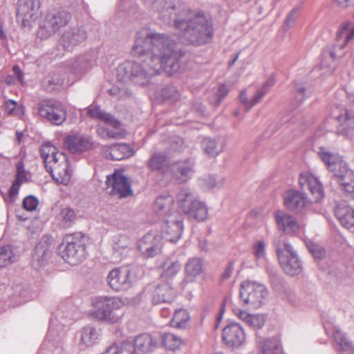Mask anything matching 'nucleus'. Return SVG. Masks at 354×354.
I'll return each instance as SVG.
<instances>
[{
  "instance_id": "7",
  "label": "nucleus",
  "mask_w": 354,
  "mask_h": 354,
  "mask_svg": "<svg viewBox=\"0 0 354 354\" xmlns=\"http://www.w3.org/2000/svg\"><path fill=\"white\" fill-rule=\"evenodd\" d=\"M71 18L70 13L65 10H53L45 13L39 22L37 36L42 39L50 37L66 26Z\"/></svg>"
},
{
  "instance_id": "60",
  "label": "nucleus",
  "mask_w": 354,
  "mask_h": 354,
  "mask_svg": "<svg viewBox=\"0 0 354 354\" xmlns=\"http://www.w3.org/2000/svg\"><path fill=\"white\" fill-rule=\"evenodd\" d=\"M298 9L294 8L289 13L287 17L285 19L284 24L287 28H288L291 26V23L294 21L298 17Z\"/></svg>"
},
{
  "instance_id": "59",
  "label": "nucleus",
  "mask_w": 354,
  "mask_h": 354,
  "mask_svg": "<svg viewBox=\"0 0 354 354\" xmlns=\"http://www.w3.org/2000/svg\"><path fill=\"white\" fill-rule=\"evenodd\" d=\"M307 97L305 87L298 86L297 87V93L295 95V98L297 100L298 104H301Z\"/></svg>"
},
{
  "instance_id": "25",
  "label": "nucleus",
  "mask_w": 354,
  "mask_h": 354,
  "mask_svg": "<svg viewBox=\"0 0 354 354\" xmlns=\"http://www.w3.org/2000/svg\"><path fill=\"white\" fill-rule=\"evenodd\" d=\"M299 184L302 188L306 187L311 194L315 196V201H319L324 196L322 185L319 179L312 174H301L299 178Z\"/></svg>"
},
{
  "instance_id": "58",
  "label": "nucleus",
  "mask_w": 354,
  "mask_h": 354,
  "mask_svg": "<svg viewBox=\"0 0 354 354\" xmlns=\"http://www.w3.org/2000/svg\"><path fill=\"white\" fill-rule=\"evenodd\" d=\"M21 184V181L19 180V178H17L9 189V196L10 198H14L17 196Z\"/></svg>"
},
{
  "instance_id": "55",
  "label": "nucleus",
  "mask_w": 354,
  "mask_h": 354,
  "mask_svg": "<svg viewBox=\"0 0 354 354\" xmlns=\"http://www.w3.org/2000/svg\"><path fill=\"white\" fill-rule=\"evenodd\" d=\"M228 87L225 84H221L219 86L218 88V92L216 93V105L219 106L221 101L227 96L229 93Z\"/></svg>"
},
{
  "instance_id": "46",
  "label": "nucleus",
  "mask_w": 354,
  "mask_h": 354,
  "mask_svg": "<svg viewBox=\"0 0 354 354\" xmlns=\"http://www.w3.org/2000/svg\"><path fill=\"white\" fill-rule=\"evenodd\" d=\"M130 239L126 235H116L113 239V249L115 252L122 253L130 245Z\"/></svg>"
},
{
  "instance_id": "48",
  "label": "nucleus",
  "mask_w": 354,
  "mask_h": 354,
  "mask_svg": "<svg viewBox=\"0 0 354 354\" xmlns=\"http://www.w3.org/2000/svg\"><path fill=\"white\" fill-rule=\"evenodd\" d=\"M337 57L333 51H330L327 57H323L321 60V68H327L328 73H332L335 68V61Z\"/></svg>"
},
{
  "instance_id": "17",
  "label": "nucleus",
  "mask_w": 354,
  "mask_h": 354,
  "mask_svg": "<svg viewBox=\"0 0 354 354\" xmlns=\"http://www.w3.org/2000/svg\"><path fill=\"white\" fill-rule=\"evenodd\" d=\"M162 238L154 233L149 232L138 243V249L145 258H151L161 252Z\"/></svg>"
},
{
  "instance_id": "53",
  "label": "nucleus",
  "mask_w": 354,
  "mask_h": 354,
  "mask_svg": "<svg viewBox=\"0 0 354 354\" xmlns=\"http://www.w3.org/2000/svg\"><path fill=\"white\" fill-rule=\"evenodd\" d=\"M101 116L102 118L100 120L103 121L114 129H118L121 125V122L118 119L115 118L113 115L108 113L104 112V114Z\"/></svg>"
},
{
  "instance_id": "40",
  "label": "nucleus",
  "mask_w": 354,
  "mask_h": 354,
  "mask_svg": "<svg viewBox=\"0 0 354 354\" xmlns=\"http://www.w3.org/2000/svg\"><path fill=\"white\" fill-rule=\"evenodd\" d=\"M203 270V265L200 259L189 260L185 266L186 277L189 281H192Z\"/></svg>"
},
{
  "instance_id": "43",
  "label": "nucleus",
  "mask_w": 354,
  "mask_h": 354,
  "mask_svg": "<svg viewBox=\"0 0 354 354\" xmlns=\"http://www.w3.org/2000/svg\"><path fill=\"white\" fill-rule=\"evenodd\" d=\"M111 354H139L133 343L122 342L119 344H113L109 347Z\"/></svg>"
},
{
  "instance_id": "64",
  "label": "nucleus",
  "mask_w": 354,
  "mask_h": 354,
  "mask_svg": "<svg viewBox=\"0 0 354 354\" xmlns=\"http://www.w3.org/2000/svg\"><path fill=\"white\" fill-rule=\"evenodd\" d=\"M233 270H234V263L232 262H230L227 264L224 272L221 274V279L223 281L228 279L232 276Z\"/></svg>"
},
{
  "instance_id": "18",
  "label": "nucleus",
  "mask_w": 354,
  "mask_h": 354,
  "mask_svg": "<svg viewBox=\"0 0 354 354\" xmlns=\"http://www.w3.org/2000/svg\"><path fill=\"white\" fill-rule=\"evenodd\" d=\"M222 339L228 347H239L245 340L244 330L238 323L229 324L223 329Z\"/></svg>"
},
{
  "instance_id": "49",
  "label": "nucleus",
  "mask_w": 354,
  "mask_h": 354,
  "mask_svg": "<svg viewBox=\"0 0 354 354\" xmlns=\"http://www.w3.org/2000/svg\"><path fill=\"white\" fill-rule=\"evenodd\" d=\"M307 247L309 252L315 259H322L325 257L326 252L324 249L319 245L309 241L307 243Z\"/></svg>"
},
{
  "instance_id": "5",
  "label": "nucleus",
  "mask_w": 354,
  "mask_h": 354,
  "mask_svg": "<svg viewBox=\"0 0 354 354\" xmlns=\"http://www.w3.org/2000/svg\"><path fill=\"white\" fill-rule=\"evenodd\" d=\"M122 301L117 297H98L93 301V310L91 317L97 321L105 322L109 324L117 323L120 316L116 311L122 306Z\"/></svg>"
},
{
  "instance_id": "8",
  "label": "nucleus",
  "mask_w": 354,
  "mask_h": 354,
  "mask_svg": "<svg viewBox=\"0 0 354 354\" xmlns=\"http://www.w3.org/2000/svg\"><path fill=\"white\" fill-rule=\"evenodd\" d=\"M38 113L41 118L57 126L62 124L67 117V111L64 105L54 99L41 101L38 104Z\"/></svg>"
},
{
  "instance_id": "6",
  "label": "nucleus",
  "mask_w": 354,
  "mask_h": 354,
  "mask_svg": "<svg viewBox=\"0 0 354 354\" xmlns=\"http://www.w3.org/2000/svg\"><path fill=\"white\" fill-rule=\"evenodd\" d=\"M179 208L190 219L205 221L208 216L205 204L200 201L189 189L180 190L176 196Z\"/></svg>"
},
{
  "instance_id": "41",
  "label": "nucleus",
  "mask_w": 354,
  "mask_h": 354,
  "mask_svg": "<svg viewBox=\"0 0 354 354\" xmlns=\"http://www.w3.org/2000/svg\"><path fill=\"white\" fill-rule=\"evenodd\" d=\"M99 337V333L92 326H86L81 331V342L86 346L93 345Z\"/></svg>"
},
{
  "instance_id": "33",
  "label": "nucleus",
  "mask_w": 354,
  "mask_h": 354,
  "mask_svg": "<svg viewBox=\"0 0 354 354\" xmlns=\"http://www.w3.org/2000/svg\"><path fill=\"white\" fill-rule=\"evenodd\" d=\"M354 38V26L346 22L343 24L337 32L335 48L342 49Z\"/></svg>"
},
{
  "instance_id": "56",
  "label": "nucleus",
  "mask_w": 354,
  "mask_h": 354,
  "mask_svg": "<svg viewBox=\"0 0 354 354\" xmlns=\"http://www.w3.org/2000/svg\"><path fill=\"white\" fill-rule=\"evenodd\" d=\"M87 64L84 59H80L72 64V70L75 73H80L86 70Z\"/></svg>"
},
{
  "instance_id": "45",
  "label": "nucleus",
  "mask_w": 354,
  "mask_h": 354,
  "mask_svg": "<svg viewBox=\"0 0 354 354\" xmlns=\"http://www.w3.org/2000/svg\"><path fill=\"white\" fill-rule=\"evenodd\" d=\"M62 221V225L65 227H68L72 225L76 218V214L71 207L63 208L59 214Z\"/></svg>"
},
{
  "instance_id": "54",
  "label": "nucleus",
  "mask_w": 354,
  "mask_h": 354,
  "mask_svg": "<svg viewBox=\"0 0 354 354\" xmlns=\"http://www.w3.org/2000/svg\"><path fill=\"white\" fill-rule=\"evenodd\" d=\"M104 111H102L98 106L91 105L87 109V115L93 119L101 120L102 116L104 114Z\"/></svg>"
},
{
  "instance_id": "20",
  "label": "nucleus",
  "mask_w": 354,
  "mask_h": 354,
  "mask_svg": "<svg viewBox=\"0 0 354 354\" xmlns=\"http://www.w3.org/2000/svg\"><path fill=\"white\" fill-rule=\"evenodd\" d=\"M275 246L279 263L284 272L291 277L299 274L302 272V262L299 257H286L278 244H275Z\"/></svg>"
},
{
  "instance_id": "30",
  "label": "nucleus",
  "mask_w": 354,
  "mask_h": 354,
  "mask_svg": "<svg viewBox=\"0 0 354 354\" xmlns=\"http://www.w3.org/2000/svg\"><path fill=\"white\" fill-rule=\"evenodd\" d=\"M335 214L342 226L347 229H354V209L346 204H339Z\"/></svg>"
},
{
  "instance_id": "52",
  "label": "nucleus",
  "mask_w": 354,
  "mask_h": 354,
  "mask_svg": "<svg viewBox=\"0 0 354 354\" xmlns=\"http://www.w3.org/2000/svg\"><path fill=\"white\" fill-rule=\"evenodd\" d=\"M254 254L257 259H263L266 256V244L263 241H259L254 244Z\"/></svg>"
},
{
  "instance_id": "13",
  "label": "nucleus",
  "mask_w": 354,
  "mask_h": 354,
  "mask_svg": "<svg viewBox=\"0 0 354 354\" xmlns=\"http://www.w3.org/2000/svg\"><path fill=\"white\" fill-rule=\"evenodd\" d=\"M54 247L53 238L49 235L44 236L35 248L32 257V266L39 268L45 265L51 257Z\"/></svg>"
},
{
  "instance_id": "27",
  "label": "nucleus",
  "mask_w": 354,
  "mask_h": 354,
  "mask_svg": "<svg viewBox=\"0 0 354 354\" xmlns=\"http://www.w3.org/2000/svg\"><path fill=\"white\" fill-rule=\"evenodd\" d=\"M283 200L286 207L291 211L303 209L307 203L306 197L303 193L293 189L286 192Z\"/></svg>"
},
{
  "instance_id": "4",
  "label": "nucleus",
  "mask_w": 354,
  "mask_h": 354,
  "mask_svg": "<svg viewBox=\"0 0 354 354\" xmlns=\"http://www.w3.org/2000/svg\"><path fill=\"white\" fill-rule=\"evenodd\" d=\"M58 251L62 258L68 264H80L86 257L84 236L81 233L66 235Z\"/></svg>"
},
{
  "instance_id": "23",
  "label": "nucleus",
  "mask_w": 354,
  "mask_h": 354,
  "mask_svg": "<svg viewBox=\"0 0 354 354\" xmlns=\"http://www.w3.org/2000/svg\"><path fill=\"white\" fill-rule=\"evenodd\" d=\"M101 151L106 158L113 160H123L133 156L134 153L130 146L124 143L104 145Z\"/></svg>"
},
{
  "instance_id": "14",
  "label": "nucleus",
  "mask_w": 354,
  "mask_h": 354,
  "mask_svg": "<svg viewBox=\"0 0 354 354\" xmlns=\"http://www.w3.org/2000/svg\"><path fill=\"white\" fill-rule=\"evenodd\" d=\"M194 172V162L191 158L170 163L167 176L180 183L187 182Z\"/></svg>"
},
{
  "instance_id": "2",
  "label": "nucleus",
  "mask_w": 354,
  "mask_h": 354,
  "mask_svg": "<svg viewBox=\"0 0 354 354\" xmlns=\"http://www.w3.org/2000/svg\"><path fill=\"white\" fill-rule=\"evenodd\" d=\"M153 8L163 22L173 24L180 31V36L185 42L201 46L212 39L213 25L207 13L190 10L172 0H157Z\"/></svg>"
},
{
  "instance_id": "63",
  "label": "nucleus",
  "mask_w": 354,
  "mask_h": 354,
  "mask_svg": "<svg viewBox=\"0 0 354 354\" xmlns=\"http://www.w3.org/2000/svg\"><path fill=\"white\" fill-rule=\"evenodd\" d=\"M17 106L15 101L10 100L5 102V111L8 115H13Z\"/></svg>"
},
{
  "instance_id": "34",
  "label": "nucleus",
  "mask_w": 354,
  "mask_h": 354,
  "mask_svg": "<svg viewBox=\"0 0 354 354\" xmlns=\"http://www.w3.org/2000/svg\"><path fill=\"white\" fill-rule=\"evenodd\" d=\"M181 265L178 261L167 259L162 265L160 278L168 281L174 277L180 270Z\"/></svg>"
},
{
  "instance_id": "37",
  "label": "nucleus",
  "mask_w": 354,
  "mask_h": 354,
  "mask_svg": "<svg viewBox=\"0 0 354 354\" xmlns=\"http://www.w3.org/2000/svg\"><path fill=\"white\" fill-rule=\"evenodd\" d=\"M337 120L342 127V129L337 131V133L348 137L349 129L354 125V116L351 115L348 111L344 109L342 113L337 116Z\"/></svg>"
},
{
  "instance_id": "57",
  "label": "nucleus",
  "mask_w": 354,
  "mask_h": 354,
  "mask_svg": "<svg viewBox=\"0 0 354 354\" xmlns=\"http://www.w3.org/2000/svg\"><path fill=\"white\" fill-rule=\"evenodd\" d=\"M47 81L50 86L49 89L53 90L55 86H59L63 84L64 79L59 77L58 75L53 74L48 77Z\"/></svg>"
},
{
  "instance_id": "15",
  "label": "nucleus",
  "mask_w": 354,
  "mask_h": 354,
  "mask_svg": "<svg viewBox=\"0 0 354 354\" xmlns=\"http://www.w3.org/2000/svg\"><path fill=\"white\" fill-rule=\"evenodd\" d=\"M64 144L65 147L74 154H80L96 147L91 137L82 134L66 136Z\"/></svg>"
},
{
  "instance_id": "1",
  "label": "nucleus",
  "mask_w": 354,
  "mask_h": 354,
  "mask_svg": "<svg viewBox=\"0 0 354 354\" xmlns=\"http://www.w3.org/2000/svg\"><path fill=\"white\" fill-rule=\"evenodd\" d=\"M175 41L165 34L144 28L136 33L133 53L136 61H126L117 68L120 81H131L145 86L150 79L165 71L171 75L178 73L182 64V54L175 50Z\"/></svg>"
},
{
  "instance_id": "51",
  "label": "nucleus",
  "mask_w": 354,
  "mask_h": 354,
  "mask_svg": "<svg viewBox=\"0 0 354 354\" xmlns=\"http://www.w3.org/2000/svg\"><path fill=\"white\" fill-rule=\"evenodd\" d=\"M39 204V201L36 197L30 195L24 198L23 201V207L28 211L35 210Z\"/></svg>"
},
{
  "instance_id": "31",
  "label": "nucleus",
  "mask_w": 354,
  "mask_h": 354,
  "mask_svg": "<svg viewBox=\"0 0 354 354\" xmlns=\"http://www.w3.org/2000/svg\"><path fill=\"white\" fill-rule=\"evenodd\" d=\"M174 198L171 196L158 197L153 204L154 212L160 216H167L177 213L174 211Z\"/></svg>"
},
{
  "instance_id": "9",
  "label": "nucleus",
  "mask_w": 354,
  "mask_h": 354,
  "mask_svg": "<svg viewBox=\"0 0 354 354\" xmlns=\"http://www.w3.org/2000/svg\"><path fill=\"white\" fill-rule=\"evenodd\" d=\"M268 296V290L261 283L253 281L242 282L239 297L244 304L250 306L253 308H258L264 303Z\"/></svg>"
},
{
  "instance_id": "28",
  "label": "nucleus",
  "mask_w": 354,
  "mask_h": 354,
  "mask_svg": "<svg viewBox=\"0 0 354 354\" xmlns=\"http://www.w3.org/2000/svg\"><path fill=\"white\" fill-rule=\"evenodd\" d=\"M274 217L280 230L287 233H295L298 231L299 224L292 216L281 211H277L274 213Z\"/></svg>"
},
{
  "instance_id": "35",
  "label": "nucleus",
  "mask_w": 354,
  "mask_h": 354,
  "mask_svg": "<svg viewBox=\"0 0 354 354\" xmlns=\"http://www.w3.org/2000/svg\"><path fill=\"white\" fill-rule=\"evenodd\" d=\"M201 147L204 152L209 157H215L221 153L224 149L222 143H218L214 138H205L203 140Z\"/></svg>"
},
{
  "instance_id": "16",
  "label": "nucleus",
  "mask_w": 354,
  "mask_h": 354,
  "mask_svg": "<svg viewBox=\"0 0 354 354\" xmlns=\"http://www.w3.org/2000/svg\"><path fill=\"white\" fill-rule=\"evenodd\" d=\"M110 288L115 291L128 290L131 286V271L127 268H118L110 271L107 277Z\"/></svg>"
},
{
  "instance_id": "29",
  "label": "nucleus",
  "mask_w": 354,
  "mask_h": 354,
  "mask_svg": "<svg viewBox=\"0 0 354 354\" xmlns=\"http://www.w3.org/2000/svg\"><path fill=\"white\" fill-rule=\"evenodd\" d=\"M176 290L169 282H165L157 286L153 295L154 304L171 302L176 296Z\"/></svg>"
},
{
  "instance_id": "42",
  "label": "nucleus",
  "mask_w": 354,
  "mask_h": 354,
  "mask_svg": "<svg viewBox=\"0 0 354 354\" xmlns=\"http://www.w3.org/2000/svg\"><path fill=\"white\" fill-rule=\"evenodd\" d=\"M162 346L171 351H175L180 348L183 344L182 339L172 333H165L161 336Z\"/></svg>"
},
{
  "instance_id": "21",
  "label": "nucleus",
  "mask_w": 354,
  "mask_h": 354,
  "mask_svg": "<svg viewBox=\"0 0 354 354\" xmlns=\"http://www.w3.org/2000/svg\"><path fill=\"white\" fill-rule=\"evenodd\" d=\"M324 328L326 332L333 336L337 349L348 354H354V346L352 342L338 326L328 323L325 324Z\"/></svg>"
},
{
  "instance_id": "39",
  "label": "nucleus",
  "mask_w": 354,
  "mask_h": 354,
  "mask_svg": "<svg viewBox=\"0 0 354 354\" xmlns=\"http://www.w3.org/2000/svg\"><path fill=\"white\" fill-rule=\"evenodd\" d=\"M190 319L189 314L187 310L183 308L176 309L171 320V325L177 328H185Z\"/></svg>"
},
{
  "instance_id": "38",
  "label": "nucleus",
  "mask_w": 354,
  "mask_h": 354,
  "mask_svg": "<svg viewBox=\"0 0 354 354\" xmlns=\"http://www.w3.org/2000/svg\"><path fill=\"white\" fill-rule=\"evenodd\" d=\"M262 354H284L280 342L276 338L259 341Z\"/></svg>"
},
{
  "instance_id": "32",
  "label": "nucleus",
  "mask_w": 354,
  "mask_h": 354,
  "mask_svg": "<svg viewBox=\"0 0 354 354\" xmlns=\"http://www.w3.org/2000/svg\"><path fill=\"white\" fill-rule=\"evenodd\" d=\"M234 313L254 330L261 328L266 322L265 316L261 314L252 315L240 309L234 310Z\"/></svg>"
},
{
  "instance_id": "10",
  "label": "nucleus",
  "mask_w": 354,
  "mask_h": 354,
  "mask_svg": "<svg viewBox=\"0 0 354 354\" xmlns=\"http://www.w3.org/2000/svg\"><path fill=\"white\" fill-rule=\"evenodd\" d=\"M317 154L332 174L334 180L348 169L343 157L338 153L331 151L327 147H319Z\"/></svg>"
},
{
  "instance_id": "24",
  "label": "nucleus",
  "mask_w": 354,
  "mask_h": 354,
  "mask_svg": "<svg viewBox=\"0 0 354 354\" xmlns=\"http://www.w3.org/2000/svg\"><path fill=\"white\" fill-rule=\"evenodd\" d=\"M146 166L151 171H158L167 176L170 163L166 153L156 152L146 162Z\"/></svg>"
},
{
  "instance_id": "61",
  "label": "nucleus",
  "mask_w": 354,
  "mask_h": 354,
  "mask_svg": "<svg viewBox=\"0 0 354 354\" xmlns=\"http://www.w3.org/2000/svg\"><path fill=\"white\" fill-rule=\"evenodd\" d=\"M240 100L245 105L247 111L253 106L252 99L250 100L247 98L245 91H242L240 93Z\"/></svg>"
},
{
  "instance_id": "11",
  "label": "nucleus",
  "mask_w": 354,
  "mask_h": 354,
  "mask_svg": "<svg viewBox=\"0 0 354 354\" xmlns=\"http://www.w3.org/2000/svg\"><path fill=\"white\" fill-rule=\"evenodd\" d=\"M106 184L110 195L120 198L133 195L131 180L121 172L115 171L113 174L107 176Z\"/></svg>"
},
{
  "instance_id": "44",
  "label": "nucleus",
  "mask_w": 354,
  "mask_h": 354,
  "mask_svg": "<svg viewBox=\"0 0 354 354\" xmlns=\"http://www.w3.org/2000/svg\"><path fill=\"white\" fill-rule=\"evenodd\" d=\"M16 255L10 245L0 247V268L15 262Z\"/></svg>"
},
{
  "instance_id": "3",
  "label": "nucleus",
  "mask_w": 354,
  "mask_h": 354,
  "mask_svg": "<svg viewBox=\"0 0 354 354\" xmlns=\"http://www.w3.org/2000/svg\"><path fill=\"white\" fill-rule=\"evenodd\" d=\"M41 156L46 171L50 174L52 178L59 181L63 176L67 174L68 162L66 156L59 152L56 147L50 142L43 145L40 149Z\"/></svg>"
},
{
  "instance_id": "50",
  "label": "nucleus",
  "mask_w": 354,
  "mask_h": 354,
  "mask_svg": "<svg viewBox=\"0 0 354 354\" xmlns=\"http://www.w3.org/2000/svg\"><path fill=\"white\" fill-rule=\"evenodd\" d=\"M178 95V90L174 86H167L162 91V96L165 99L175 100Z\"/></svg>"
},
{
  "instance_id": "22",
  "label": "nucleus",
  "mask_w": 354,
  "mask_h": 354,
  "mask_svg": "<svg viewBox=\"0 0 354 354\" xmlns=\"http://www.w3.org/2000/svg\"><path fill=\"white\" fill-rule=\"evenodd\" d=\"M87 38V32L82 26L71 27L64 31L61 42L64 49L70 50L73 47L84 42Z\"/></svg>"
},
{
  "instance_id": "62",
  "label": "nucleus",
  "mask_w": 354,
  "mask_h": 354,
  "mask_svg": "<svg viewBox=\"0 0 354 354\" xmlns=\"http://www.w3.org/2000/svg\"><path fill=\"white\" fill-rule=\"evenodd\" d=\"M98 134L103 138H118L120 136V133L109 129L103 130L102 133L100 131H98Z\"/></svg>"
},
{
  "instance_id": "36",
  "label": "nucleus",
  "mask_w": 354,
  "mask_h": 354,
  "mask_svg": "<svg viewBox=\"0 0 354 354\" xmlns=\"http://www.w3.org/2000/svg\"><path fill=\"white\" fill-rule=\"evenodd\" d=\"M133 344L136 351L149 353L156 347V342L149 334H141L136 337Z\"/></svg>"
},
{
  "instance_id": "19",
  "label": "nucleus",
  "mask_w": 354,
  "mask_h": 354,
  "mask_svg": "<svg viewBox=\"0 0 354 354\" xmlns=\"http://www.w3.org/2000/svg\"><path fill=\"white\" fill-rule=\"evenodd\" d=\"M183 224L182 216L178 214H171L162 226L164 238L169 242L178 241L183 233Z\"/></svg>"
},
{
  "instance_id": "26",
  "label": "nucleus",
  "mask_w": 354,
  "mask_h": 354,
  "mask_svg": "<svg viewBox=\"0 0 354 354\" xmlns=\"http://www.w3.org/2000/svg\"><path fill=\"white\" fill-rule=\"evenodd\" d=\"M335 181L345 196L354 200V171L348 168Z\"/></svg>"
},
{
  "instance_id": "47",
  "label": "nucleus",
  "mask_w": 354,
  "mask_h": 354,
  "mask_svg": "<svg viewBox=\"0 0 354 354\" xmlns=\"http://www.w3.org/2000/svg\"><path fill=\"white\" fill-rule=\"evenodd\" d=\"M201 185L207 189L219 188L223 186L224 179L220 177L208 176L201 179Z\"/></svg>"
},
{
  "instance_id": "12",
  "label": "nucleus",
  "mask_w": 354,
  "mask_h": 354,
  "mask_svg": "<svg viewBox=\"0 0 354 354\" xmlns=\"http://www.w3.org/2000/svg\"><path fill=\"white\" fill-rule=\"evenodd\" d=\"M39 0H19L17 8V19L24 27L30 26L41 15Z\"/></svg>"
}]
</instances>
